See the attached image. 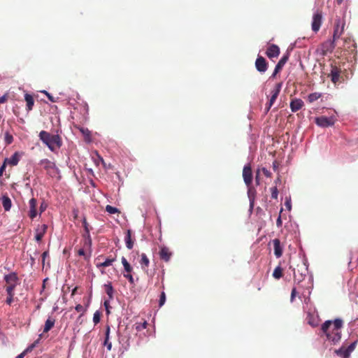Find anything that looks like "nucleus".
Returning <instances> with one entry per match:
<instances>
[{
  "mask_svg": "<svg viewBox=\"0 0 358 358\" xmlns=\"http://www.w3.org/2000/svg\"><path fill=\"white\" fill-rule=\"evenodd\" d=\"M342 327L343 320L341 319H336L334 321L327 320L322 324L321 330L327 336V340L336 343L341 338V329Z\"/></svg>",
  "mask_w": 358,
  "mask_h": 358,
  "instance_id": "f257e3e1",
  "label": "nucleus"
},
{
  "mask_svg": "<svg viewBox=\"0 0 358 358\" xmlns=\"http://www.w3.org/2000/svg\"><path fill=\"white\" fill-rule=\"evenodd\" d=\"M38 136L43 143L52 152L57 153L63 145L62 139L59 134H52L46 131H41Z\"/></svg>",
  "mask_w": 358,
  "mask_h": 358,
  "instance_id": "f03ea898",
  "label": "nucleus"
},
{
  "mask_svg": "<svg viewBox=\"0 0 358 358\" xmlns=\"http://www.w3.org/2000/svg\"><path fill=\"white\" fill-rule=\"evenodd\" d=\"M345 22L340 17H336L334 22L333 38L327 41L323 47L326 51L332 52L336 45V41L340 38L344 31Z\"/></svg>",
  "mask_w": 358,
  "mask_h": 358,
  "instance_id": "7ed1b4c3",
  "label": "nucleus"
},
{
  "mask_svg": "<svg viewBox=\"0 0 358 358\" xmlns=\"http://www.w3.org/2000/svg\"><path fill=\"white\" fill-rule=\"evenodd\" d=\"M3 279L6 283V293L10 294V292H14L20 281L17 273L15 272H11L9 274L5 275Z\"/></svg>",
  "mask_w": 358,
  "mask_h": 358,
  "instance_id": "20e7f679",
  "label": "nucleus"
},
{
  "mask_svg": "<svg viewBox=\"0 0 358 358\" xmlns=\"http://www.w3.org/2000/svg\"><path fill=\"white\" fill-rule=\"evenodd\" d=\"M308 269L305 265H297L296 269L294 270V280L297 284L301 282L306 276Z\"/></svg>",
  "mask_w": 358,
  "mask_h": 358,
  "instance_id": "39448f33",
  "label": "nucleus"
},
{
  "mask_svg": "<svg viewBox=\"0 0 358 358\" xmlns=\"http://www.w3.org/2000/svg\"><path fill=\"white\" fill-rule=\"evenodd\" d=\"M281 87H282V83H277L275 85L274 88L272 90L271 96L269 99L268 104L266 106V113L268 112V110H270V108H271L273 104L275 103L276 99L278 98V96L280 94Z\"/></svg>",
  "mask_w": 358,
  "mask_h": 358,
  "instance_id": "423d86ee",
  "label": "nucleus"
},
{
  "mask_svg": "<svg viewBox=\"0 0 358 358\" xmlns=\"http://www.w3.org/2000/svg\"><path fill=\"white\" fill-rule=\"evenodd\" d=\"M317 125L321 127H328L332 126L335 123L334 117L320 116L315 118V120Z\"/></svg>",
  "mask_w": 358,
  "mask_h": 358,
  "instance_id": "0eeeda50",
  "label": "nucleus"
},
{
  "mask_svg": "<svg viewBox=\"0 0 358 358\" xmlns=\"http://www.w3.org/2000/svg\"><path fill=\"white\" fill-rule=\"evenodd\" d=\"M322 22V12L320 10H317L315 13H314L313 16V21H312V30L314 32H317L321 27Z\"/></svg>",
  "mask_w": 358,
  "mask_h": 358,
  "instance_id": "6e6552de",
  "label": "nucleus"
},
{
  "mask_svg": "<svg viewBox=\"0 0 358 358\" xmlns=\"http://www.w3.org/2000/svg\"><path fill=\"white\" fill-rule=\"evenodd\" d=\"M243 178L247 187H250L252 185V172L250 164L244 166L243 169Z\"/></svg>",
  "mask_w": 358,
  "mask_h": 358,
  "instance_id": "1a4fd4ad",
  "label": "nucleus"
},
{
  "mask_svg": "<svg viewBox=\"0 0 358 358\" xmlns=\"http://www.w3.org/2000/svg\"><path fill=\"white\" fill-rule=\"evenodd\" d=\"M268 66V63L266 62V59L262 56H258L255 61V67L257 70L261 73H265Z\"/></svg>",
  "mask_w": 358,
  "mask_h": 358,
  "instance_id": "9d476101",
  "label": "nucleus"
},
{
  "mask_svg": "<svg viewBox=\"0 0 358 358\" xmlns=\"http://www.w3.org/2000/svg\"><path fill=\"white\" fill-rule=\"evenodd\" d=\"M39 164L47 171L48 174L55 173L57 170L55 164L48 159H41Z\"/></svg>",
  "mask_w": 358,
  "mask_h": 358,
  "instance_id": "9b49d317",
  "label": "nucleus"
},
{
  "mask_svg": "<svg viewBox=\"0 0 358 358\" xmlns=\"http://www.w3.org/2000/svg\"><path fill=\"white\" fill-rule=\"evenodd\" d=\"M341 70L336 66L331 65V72L329 74V77L331 78V80L334 84L340 82Z\"/></svg>",
  "mask_w": 358,
  "mask_h": 358,
  "instance_id": "f8f14e48",
  "label": "nucleus"
},
{
  "mask_svg": "<svg viewBox=\"0 0 358 358\" xmlns=\"http://www.w3.org/2000/svg\"><path fill=\"white\" fill-rule=\"evenodd\" d=\"M280 52V48L277 45L271 44L268 47L266 55L269 59H273L274 57H278Z\"/></svg>",
  "mask_w": 358,
  "mask_h": 358,
  "instance_id": "ddd939ff",
  "label": "nucleus"
},
{
  "mask_svg": "<svg viewBox=\"0 0 358 358\" xmlns=\"http://www.w3.org/2000/svg\"><path fill=\"white\" fill-rule=\"evenodd\" d=\"M29 210L28 212V215L31 219H34L37 215L36 206L37 201L36 199L32 198L29 201Z\"/></svg>",
  "mask_w": 358,
  "mask_h": 358,
  "instance_id": "4468645a",
  "label": "nucleus"
},
{
  "mask_svg": "<svg viewBox=\"0 0 358 358\" xmlns=\"http://www.w3.org/2000/svg\"><path fill=\"white\" fill-rule=\"evenodd\" d=\"M159 255L162 260L168 262L172 256V252L167 247L162 246L160 248Z\"/></svg>",
  "mask_w": 358,
  "mask_h": 358,
  "instance_id": "2eb2a0df",
  "label": "nucleus"
},
{
  "mask_svg": "<svg viewBox=\"0 0 358 358\" xmlns=\"http://www.w3.org/2000/svg\"><path fill=\"white\" fill-rule=\"evenodd\" d=\"M22 155V153L15 152L10 158H6L4 162L12 166H16L17 165Z\"/></svg>",
  "mask_w": 358,
  "mask_h": 358,
  "instance_id": "dca6fc26",
  "label": "nucleus"
},
{
  "mask_svg": "<svg viewBox=\"0 0 358 358\" xmlns=\"http://www.w3.org/2000/svg\"><path fill=\"white\" fill-rule=\"evenodd\" d=\"M303 106V101L301 99H293L290 102L291 110L294 113L299 110Z\"/></svg>",
  "mask_w": 358,
  "mask_h": 358,
  "instance_id": "f3484780",
  "label": "nucleus"
},
{
  "mask_svg": "<svg viewBox=\"0 0 358 358\" xmlns=\"http://www.w3.org/2000/svg\"><path fill=\"white\" fill-rule=\"evenodd\" d=\"M48 227L46 224H42L40 227H38L36 229V235H35V239L37 242H40L44 234H45L47 231Z\"/></svg>",
  "mask_w": 358,
  "mask_h": 358,
  "instance_id": "a211bd4d",
  "label": "nucleus"
},
{
  "mask_svg": "<svg viewBox=\"0 0 358 358\" xmlns=\"http://www.w3.org/2000/svg\"><path fill=\"white\" fill-rule=\"evenodd\" d=\"M141 268L145 271L148 272V269L150 265V260L145 253L141 255V259L139 261Z\"/></svg>",
  "mask_w": 358,
  "mask_h": 358,
  "instance_id": "6ab92c4d",
  "label": "nucleus"
},
{
  "mask_svg": "<svg viewBox=\"0 0 358 358\" xmlns=\"http://www.w3.org/2000/svg\"><path fill=\"white\" fill-rule=\"evenodd\" d=\"M273 248H274V254L277 258H279L282 255V248L280 245V241L278 238H275L273 241Z\"/></svg>",
  "mask_w": 358,
  "mask_h": 358,
  "instance_id": "aec40b11",
  "label": "nucleus"
},
{
  "mask_svg": "<svg viewBox=\"0 0 358 358\" xmlns=\"http://www.w3.org/2000/svg\"><path fill=\"white\" fill-rule=\"evenodd\" d=\"M110 332V327L109 325H107L106 327L105 340L103 342V345L106 346L107 350L108 351H110L112 349V343L109 341Z\"/></svg>",
  "mask_w": 358,
  "mask_h": 358,
  "instance_id": "412c9836",
  "label": "nucleus"
},
{
  "mask_svg": "<svg viewBox=\"0 0 358 358\" xmlns=\"http://www.w3.org/2000/svg\"><path fill=\"white\" fill-rule=\"evenodd\" d=\"M1 201L4 210L6 211L10 210L12 206V201L8 196L6 194L3 195L1 198Z\"/></svg>",
  "mask_w": 358,
  "mask_h": 358,
  "instance_id": "4be33fe9",
  "label": "nucleus"
},
{
  "mask_svg": "<svg viewBox=\"0 0 358 358\" xmlns=\"http://www.w3.org/2000/svg\"><path fill=\"white\" fill-rule=\"evenodd\" d=\"M116 261V256L114 257H107L104 262H97L96 263V267L101 268V267H107L109 266H111L114 262Z\"/></svg>",
  "mask_w": 358,
  "mask_h": 358,
  "instance_id": "5701e85b",
  "label": "nucleus"
},
{
  "mask_svg": "<svg viewBox=\"0 0 358 358\" xmlns=\"http://www.w3.org/2000/svg\"><path fill=\"white\" fill-rule=\"evenodd\" d=\"M289 57V53L287 52H286L279 60L278 64H276L275 67L276 71H281L284 65L286 64V62L288 61Z\"/></svg>",
  "mask_w": 358,
  "mask_h": 358,
  "instance_id": "b1692460",
  "label": "nucleus"
},
{
  "mask_svg": "<svg viewBox=\"0 0 358 358\" xmlns=\"http://www.w3.org/2000/svg\"><path fill=\"white\" fill-rule=\"evenodd\" d=\"M103 287H104L105 292L106 293V294L108 296V299L109 300L113 299L114 289H113V287L112 286V283L110 282H108L107 284H105L103 285Z\"/></svg>",
  "mask_w": 358,
  "mask_h": 358,
  "instance_id": "393cba45",
  "label": "nucleus"
},
{
  "mask_svg": "<svg viewBox=\"0 0 358 358\" xmlns=\"http://www.w3.org/2000/svg\"><path fill=\"white\" fill-rule=\"evenodd\" d=\"M24 99L27 102V110L28 111L31 110L34 104V100L33 96L29 94H26L24 95Z\"/></svg>",
  "mask_w": 358,
  "mask_h": 358,
  "instance_id": "a878e982",
  "label": "nucleus"
},
{
  "mask_svg": "<svg viewBox=\"0 0 358 358\" xmlns=\"http://www.w3.org/2000/svg\"><path fill=\"white\" fill-rule=\"evenodd\" d=\"M55 320L51 317H49L45 322V326L43 329V333L48 332L55 325Z\"/></svg>",
  "mask_w": 358,
  "mask_h": 358,
  "instance_id": "bb28decb",
  "label": "nucleus"
},
{
  "mask_svg": "<svg viewBox=\"0 0 358 358\" xmlns=\"http://www.w3.org/2000/svg\"><path fill=\"white\" fill-rule=\"evenodd\" d=\"M347 348L342 346L338 350H336L335 352L337 355L343 357V358H348L350 355V353L346 349Z\"/></svg>",
  "mask_w": 358,
  "mask_h": 358,
  "instance_id": "cd10ccee",
  "label": "nucleus"
},
{
  "mask_svg": "<svg viewBox=\"0 0 358 358\" xmlns=\"http://www.w3.org/2000/svg\"><path fill=\"white\" fill-rule=\"evenodd\" d=\"M125 243L128 249H131L134 246V242L131 240V230H127V234L125 236Z\"/></svg>",
  "mask_w": 358,
  "mask_h": 358,
  "instance_id": "c85d7f7f",
  "label": "nucleus"
},
{
  "mask_svg": "<svg viewBox=\"0 0 358 358\" xmlns=\"http://www.w3.org/2000/svg\"><path fill=\"white\" fill-rule=\"evenodd\" d=\"M322 96V93L320 92H313L310 94L308 96L307 100L309 103H313L317 99H319Z\"/></svg>",
  "mask_w": 358,
  "mask_h": 358,
  "instance_id": "c756f323",
  "label": "nucleus"
},
{
  "mask_svg": "<svg viewBox=\"0 0 358 358\" xmlns=\"http://www.w3.org/2000/svg\"><path fill=\"white\" fill-rule=\"evenodd\" d=\"M122 264L124 266V269L125 272H131L133 271V268L130 265V264L127 262L124 257H122Z\"/></svg>",
  "mask_w": 358,
  "mask_h": 358,
  "instance_id": "7c9ffc66",
  "label": "nucleus"
},
{
  "mask_svg": "<svg viewBox=\"0 0 358 358\" xmlns=\"http://www.w3.org/2000/svg\"><path fill=\"white\" fill-rule=\"evenodd\" d=\"M273 276L275 279H280L282 276V268L280 266L274 269Z\"/></svg>",
  "mask_w": 358,
  "mask_h": 358,
  "instance_id": "2f4dec72",
  "label": "nucleus"
},
{
  "mask_svg": "<svg viewBox=\"0 0 358 358\" xmlns=\"http://www.w3.org/2000/svg\"><path fill=\"white\" fill-rule=\"evenodd\" d=\"M83 236L85 239V244L88 246H90L92 244V239H91V236L90 234V230L85 231V234Z\"/></svg>",
  "mask_w": 358,
  "mask_h": 358,
  "instance_id": "473e14b6",
  "label": "nucleus"
},
{
  "mask_svg": "<svg viewBox=\"0 0 358 358\" xmlns=\"http://www.w3.org/2000/svg\"><path fill=\"white\" fill-rule=\"evenodd\" d=\"M4 141L6 145H10L13 141V137L9 132H6L4 134Z\"/></svg>",
  "mask_w": 358,
  "mask_h": 358,
  "instance_id": "72a5a7b5",
  "label": "nucleus"
},
{
  "mask_svg": "<svg viewBox=\"0 0 358 358\" xmlns=\"http://www.w3.org/2000/svg\"><path fill=\"white\" fill-rule=\"evenodd\" d=\"M248 187V196L250 200V204H251V206H252V203L254 201V194H255V190L253 187H251V185Z\"/></svg>",
  "mask_w": 358,
  "mask_h": 358,
  "instance_id": "f704fd0d",
  "label": "nucleus"
},
{
  "mask_svg": "<svg viewBox=\"0 0 358 358\" xmlns=\"http://www.w3.org/2000/svg\"><path fill=\"white\" fill-rule=\"evenodd\" d=\"M106 210L110 214H115L117 213H120L119 210L117 208L113 207L110 205H107L106 206Z\"/></svg>",
  "mask_w": 358,
  "mask_h": 358,
  "instance_id": "c9c22d12",
  "label": "nucleus"
},
{
  "mask_svg": "<svg viewBox=\"0 0 358 358\" xmlns=\"http://www.w3.org/2000/svg\"><path fill=\"white\" fill-rule=\"evenodd\" d=\"M148 323L146 321H144L143 322L136 323V329L138 331H142L143 329H145L147 327Z\"/></svg>",
  "mask_w": 358,
  "mask_h": 358,
  "instance_id": "e433bc0d",
  "label": "nucleus"
},
{
  "mask_svg": "<svg viewBox=\"0 0 358 358\" xmlns=\"http://www.w3.org/2000/svg\"><path fill=\"white\" fill-rule=\"evenodd\" d=\"M166 294L164 291L161 292L159 299V306L162 307L166 302Z\"/></svg>",
  "mask_w": 358,
  "mask_h": 358,
  "instance_id": "4c0bfd02",
  "label": "nucleus"
},
{
  "mask_svg": "<svg viewBox=\"0 0 358 358\" xmlns=\"http://www.w3.org/2000/svg\"><path fill=\"white\" fill-rule=\"evenodd\" d=\"M131 272H125L123 275L125 278L128 279L129 282L131 283V284H134V279L132 276V275L131 274Z\"/></svg>",
  "mask_w": 358,
  "mask_h": 358,
  "instance_id": "58836bf2",
  "label": "nucleus"
},
{
  "mask_svg": "<svg viewBox=\"0 0 358 358\" xmlns=\"http://www.w3.org/2000/svg\"><path fill=\"white\" fill-rule=\"evenodd\" d=\"M271 198L274 199H277L278 196V190L277 189V187L275 186V187L271 188Z\"/></svg>",
  "mask_w": 358,
  "mask_h": 358,
  "instance_id": "ea45409f",
  "label": "nucleus"
},
{
  "mask_svg": "<svg viewBox=\"0 0 358 358\" xmlns=\"http://www.w3.org/2000/svg\"><path fill=\"white\" fill-rule=\"evenodd\" d=\"M8 296L6 298V302L8 305H11L13 301V296L15 295V292H10V294H7Z\"/></svg>",
  "mask_w": 358,
  "mask_h": 358,
  "instance_id": "a19ab883",
  "label": "nucleus"
},
{
  "mask_svg": "<svg viewBox=\"0 0 358 358\" xmlns=\"http://www.w3.org/2000/svg\"><path fill=\"white\" fill-rule=\"evenodd\" d=\"M101 315L99 311H96L93 315V322L95 324L100 322Z\"/></svg>",
  "mask_w": 358,
  "mask_h": 358,
  "instance_id": "79ce46f5",
  "label": "nucleus"
},
{
  "mask_svg": "<svg viewBox=\"0 0 358 358\" xmlns=\"http://www.w3.org/2000/svg\"><path fill=\"white\" fill-rule=\"evenodd\" d=\"M80 132L86 137L90 136V131L88 130V129L81 127L80 128Z\"/></svg>",
  "mask_w": 358,
  "mask_h": 358,
  "instance_id": "37998d69",
  "label": "nucleus"
},
{
  "mask_svg": "<svg viewBox=\"0 0 358 358\" xmlns=\"http://www.w3.org/2000/svg\"><path fill=\"white\" fill-rule=\"evenodd\" d=\"M357 343V341H354L352 343H351L346 349L351 354V352L355 350L356 345Z\"/></svg>",
  "mask_w": 358,
  "mask_h": 358,
  "instance_id": "c03bdc74",
  "label": "nucleus"
},
{
  "mask_svg": "<svg viewBox=\"0 0 358 358\" xmlns=\"http://www.w3.org/2000/svg\"><path fill=\"white\" fill-rule=\"evenodd\" d=\"M43 338V334H40L39 336H38V338L34 341V343L33 344H31V345H30L28 348H29V350H31L40 341V340Z\"/></svg>",
  "mask_w": 358,
  "mask_h": 358,
  "instance_id": "a18cd8bd",
  "label": "nucleus"
},
{
  "mask_svg": "<svg viewBox=\"0 0 358 358\" xmlns=\"http://www.w3.org/2000/svg\"><path fill=\"white\" fill-rule=\"evenodd\" d=\"M261 171H262V173H264V175L266 177H268V178H271V177L272 173L266 168L263 167V168H262Z\"/></svg>",
  "mask_w": 358,
  "mask_h": 358,
  "instance_id": "49530a36",
  "label": "nucleus"
},
{
  "mask_svg": "<svg viewBox=\"0 0 358 358\" xmlns=\"http://www.w3.org/2000/svg\"><path fill=\"white\" fill-rule=\"evenodd\" d=\"M47 207V203H45L44 201L42 202L40 206V213H42L43 212H44L46 210Z\"/></svg>",
  "mask_w": 358,
  "mask_h": 358,
  "instance_id": "de8ad7c7",
  "label": "nucleus"
},
{
  "mask_svg": "<svg viewBox=\"0 0 358 358\" xmlns=\"http://www.w3.org/2000/svg\"><path fill=\"white\" fill-rule=\"evenodd\" d=\"M259 171L260 170L258 169L255 176V182L257 185H259L260 184Z\"/></svg>",
  "mask_w": 358,
  "mask_h": 358,
  "instance_id": "09e8293b",
  "label": "nucleus"
},
{
  "mask_svg": "<svg viewBox=\"0 0 358 358\" xmlns=\"http://www.w3.org/2000/svg\"><path fill=\"white\" fill-rule=\"evenodd\" d=\"M44 93L46 94L47 97L51 102H56V99L54 98L53 96H52L50 94L47 92L46 91L44 92Z\"/></svg>",
  "mask_w": 358,
  "mask_h": 358,
  "instance_id": "8fccbe9b",
  "label": "nucleus"
},
{
  "mask_svg": "<svg viewBox=\"0 0 358 358\" xmlns=\"http://www.w3.org/2000/svg\"><path fill=\"white\" fill-rule=\"evenodd\" d=\"M296 289L295 287H294L292 290V292H291V297H290V300L292 302L296 296Z\"/></svg>",
  "mask_w": 358,
  "mask_h": 358,
  "instance_id": "3c124183",
  "label": "nucleus"
},
{
  "mask_svg": "<svg viewBox=\"0 0 358 358\" xmlns=\"http://www.w3.org/2000/svg\"><path fill=\"white\" fill-rule=\"evenodd\" d=\"M83 227L85 229V231H88L90 230L89 229V224L86 220L85 218L83 219Z\"/></svg>",
  "mask_w": 358,
  "mask_h": 358,
  "instance_id": "603ef678",
  "label": "nucleus"
},
{
  "mask_svg": "<svg viewBox=\"0 0 358 358\" xmlns=\"http://www.w3.org/2000/svg\"><path fill=\"white\" fill-rule=\"evenodd\" d=\"M8 100V96L7 94H4L2 96L0 97V104L6 102Z\"/></svg>",
  "mask_w": 358,
  "mask_h": 358,
  "instance_id": "864d4df0",
  "label": "nucleus"
},
{
  "mask_svg": "<svg viewBox=\"0 0 358 358\" xmlns=\"http://www.w3.org/2000/svg\"><path fill=\"white\" fill-rule=\"evenodd\" d=\"M76 310L78 311V312H84L85 310H84V308L83 306L81 305V304H78L76 306Z\"/></svg>",
  "mask_w": 358,
  "mask_h": 358,
  "instance_id": "5fc2aeb1",
  "label": "nucleus"
},
{
  "mask_svg": "<svg viewBox=\"0 0 358 358\" xmlns=\"http://www.w3.org/2000/svg\"><path fill=\"white\" fill-rule=\"evenodd\" d=\"M29 351V348L26 349L24 351H23L21 354L17 355L15 358H24L27 352Z\"/></svg>",
  "mask_w": 358,
  "mask_h": 358,
  "instance_id": "6e6d98bb",
  "label": "nucleus"
},
{
  "mask_svg": "<svg viewBox=\"0 0 358 358\" xmlns=\"http://www.w3.org/2000/svg\"><path fill=\"white\" fill-rule=\"evenodd\" d=\"M78 255L80 256H84L85 259H88V257L85 255V252L83 249H80L78 250Z\"/></svg>",
  "mask_w": 358,
  "mask_h": 358,
  "instance_id": "4d7b16f0",
  "label": "nucleus"
},
{
  "mask_svg": "<svg viewBox=\"0 0 358 358\" xmlns=\"http://www.w3.org/2000/svg\"><path fill=\"white\" fill-rule=\"evenodd\" d=\"M282 224V220H281V217L280 215L278 216L277 220H276V225L278 227H281Z\"/></svg>",
  "mask_w": 358,
  "mask_h": 358,
  "instance_id": "13d9d810",
  "label": "nucleus"
},
{
  "mask_svg": "<svg viewBox=\"0 0 358 358\" xmlns=\"http://www.w3.org/2000/svg\"><path fill=\"white\" fill-rule=\"evenodd\" d=\"M6 163L4 162L3 164H2V166L0 168V176H2L3 171L6 169Z\"/></svg>",
  "mask_w": 358,
  "mask_h": 358,
  "instance_id": "bf43d9fd",
  "label": "nucleus"
},
{
  "mask_svg": "<svg viewBox=\"0 0 358 358\" xmlns=\"http://www.w3.org/2000/svg\"><path fill=\"white\" fill-rule=\"evenodd\" d=\"M49 255L48 252V251H45L44 252H43L42 254V261H43V263H44L45 262V259L46 258V257H48Z\"/></svg>",
  "mask_w": 358,
  "mask_h": 358,
  "instance_id": "052dcab7",
  "label": "nucleus"
},
{
  "mask_svg": "<svg viewBox=\"0 0 358 358\" xmlns=\"http://www.w3.org/2000/svg\"><path fill=\"white\" fill-rule=\"evenodd\" d=\"M278 166V163L276 161L273 162V168L274 171H276Z\"/></svg>",
  "mask_w": 358,
  "mask_h": 358,
  "instance_id": "680f3d73",
  "label": "nucleus"
},
{
  "mask_svg": "<svg viewBox=\"0 0 358 358\" xmlns=\"http://www.w3.org/2000/svg\"><path fill=\"white\" fill-rule=\"evenodd\" d=\"M280 71H276V68H275L274 69V71L271 76V78H274L275 77V76L277 75V73H278Z\"/></svg>",
  "mask_w": 358,
  "mask_h": 358,
  "instance_id": "e2e57ef3",
  "label": "nucleus"
},
{
  "mask_svg": "<svg viewBox=\"0 0 358 358\" xmlns=\"http://www.w3.org/2000/svg\"><path fill=\"white\" fill-rule=\"evenodd\" d=\"M77 289H78V287H76L72 290V293H71V295H72V296H73V295H75V294H76Z\"/></svg>",
  "mask_w": 358,
  "mask_h": 358,
  "instance_id": "0e129e2a",
  "label": "nucleus"
},
{
  "mask_svg": "<svg viewBox=\"0 0 358 358\" xmlns=\"http://www.w3.org/2000/svg\"><path fill=\"white\" fill-rule=\"evenodd\" d=\"M48 280V278H45L43 282V289H45V282Z\"/></svg>",
  "mask_w": 358,
  "mask_h": 358,
  "instance_id": "69168bd1",
  "label": "nucleus"
},
{
  "mask_svg": "<svg viewBox=\"0 0 358 358\" xmlns=\"http://www.w3.org/2000/svg\"><path fill=\"white\" fill-rule=\"evenodd\" d=\"M99 159L102 162L103 164H104V161H103V158H101L99 156Z\"/></svg>",
  "mask_w": 358,
  "mask_h": 358,
  "instance_id": "338daca9",
  "label": "nucleus"
},
{
  "mask_svg": "<svg viewBox=\"0 0 358 358\" xmlns=\"http://www.w3.org/2000/svg\"><path fill=\"white\" fill-rule=\"evenodd\" d=\"M280 178H277V179L275 180V183L277 184V182H280Z\"/></svg>",
  "mask_w": 358,
  "mask_h": 358,
  "instance_id": "774afa93",
  "label": "nucleus"
}]
</instances>
